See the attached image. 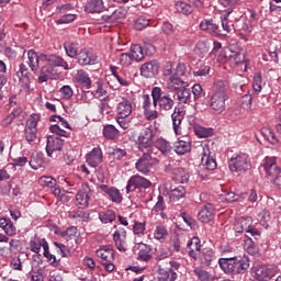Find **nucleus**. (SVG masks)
<instances>
[{"label": "nucleus", "mask_w": 281, "mask_h": 281, "mask_svg": "<svg viewBox=\"0 0 281 281\" xmlns=\"http://www.w3.org/2000/svg\"><path fill=\"white\" fill-rule=\"evenodd\" d=\"M218 265L227 276H238L247 273L249 270V258L248 257H229L221 258Z\"/></svg>", "instance_id": "f257e3e1"}, {"label": "nucleus", "mask_w": 281, "mask_h": 281, "mask_svg": "<svg viewBox=\"0 0 281 281\" xmlns=\"http://www.w3.org/2000/svg\"><path fill=\"white\" fill-rule=\"evenodd\" d=\"M154 108L159 106V111L168 113L175 108V99L169 93H162L161 88L155 87L151 90Z\"/></svg>", "instance_id": "f03ea898"}, {"label": "nucleus", "mask_w": 281, "mask_h": 281, "mask_svg": "<svg viewBox=\"0 0 281 281\" xmlns=\"http://www.w3.org/2000/svg\"><path fill=\"white\" fill-rule=\"evenodd\" d=\"M142 157L136 161L135 168L142 175H148L150 168L159 165V159L157 158V149H149L147 151H142Z\"/></svg>", "instance_id": "7ed1b4c3"}, {"label": "nucleus", "mask_w": 281, "mask_h": 281, "mask_svg": "<svg viewBox=\"0 0 281 281\" xmlns=\"http://www.w3.org/2000/svg\"><path fill=\"white\" fill-rule=\"evenodd\" d=\"M166 87L168 91H175L180 104H188L192 97L190 89H188V82L184 80L173 79L171 82H167Z\"/></svg>", "instance_id": "20e7f679"}, {"label": "nucleus", "mask_w": 281, "mask_h": 281, "mask_svg": "<svg viewBox=\"0 0 281 281\" xmlns=\"http://www.w3.org/2000/svg\"><path fill=\"white\" fill-rule=\"evenodd\" d=\"M136 144L140 153H148V150H155V133L153 132V128H143L137 137Z\"/></svg>", "instance_id": "39448f33"}, {"label": "nucleus", "mask_w": 281, "mask_h": 281, "mask_svg": "<svg viewBox=\"0 0 281 281\" xmlns=\"http://www.w3.org/2000/svg\"><path fill=\"white\" fill-rule=\"evenodd\" d=\"M95 189L92 184L83 183L76 194L77 206L79 210H87L89 207V201L93 196Z\"/></svg>", "instance_id": "423d86ee"}, {"label": "nucleus", "mask_w": 281, "mask_h": 281, "mask_svg": "<svg viewBox=\"0 0 281 281\" xmlns=\"http://www.w3.org/2000/svg\"><path fill=\"white\" fill-rule=\"evenodd\" d=\"M228 167L231 172H247V170H251V161L247 155L243 154L232 157L228 160Z\"/></svg>", "instance_id": "0eeeda50"}, {"label": "nucleus", "mask_w": 281, "mask_h": 281, "mask_svg": "<svg viewBox=\"0 0 281 281\" xmlns=\"http://www.w3.org/2000/svg\"><path fill=\"white\" fill-rule=\"evenodd\" d=\"M97 257L101 258V265L104 267L105 271L110 272L115 269V265H113L114 260V251L112 248L103 246L99 248L97 251Z\"/></svg>", "instance_id": "6e6552de"}, {"label": "nucleus", "mask_w": 281, "mask_h": 281, "mask_svg": "<svg viewBox=\"0 0 281 281\" xmlns=\"http://www.w3.org/2000/svg\"><path fill=\"white\" fill-rule=\"evenodd\" d=\"M150 186H153V182H150V180L139 176V175H135L132 176L130 178V180L127 181V186H126V192L127 194L130 192H135L137 189L138 190H148V188H150Z\"/></svg>", "instance_id": "1a4fd4ad"}, {"label": "nucleus", "mask_w": 281, "mask_h": 281, "mask_svg": "<svg viewBox=\"0 0 281 281\" xmlns=\"http://www.w3.org/2000/svg\"><path fill=\"white\" fill-rule=\"evenodd\" d=\"M40 120H41V116H38V114H31L24 130L26 142H36L37 139L36 133L38 131L36 126H38Z\"/></svg>", "instance_id": "9d476101"}, {"label": "nucleus", "mask_w": 281, "mask_h": 281, "mask_svg": "<svg viewBox=\"0 0 281 281\" xmlns=\"http://www.w3.org/2000/svg\"><path fill=\"white\" fill-rule=\"evenodd\" d=\"M64 142L63 138L56 136H49L47 138L46 153L48 157L56 159L63 150Z\"/></svg>", "instance_id": "9b49d317"}, {"label": "nucleus", "mask_w": 281, "mask_h": 281, "mask_svg": "<svg viewBox=\"0 0 281 281\" xmlns=\"http://www.w3.org/2000/svg\"><path fill=\"white\" fill-rule=\"evenodd\" d=\"M228 98L221 95V94H212L211 95V102H210V109L215 113L216 115H221L223 111H225V102H227Z\"/></svg>", "instance_id": "f8f14e48"}, {"label": "nucleus", "mask_w": 281, "mask_h": 281, "mask_svg": "<svg viewBox=\"0 0 281 281\" xmlns=\"http://www.w3.org/2000/svg\"><path fill=\"white\" fill-rule=\"evenodd\" d=\"M77 63L78 65H81V67H86L87 65H95L98 63V56L83 48L77 55Z\"/></svg>", "instance_id": "ddd939ff"}, {"label": "nucleus", "mask_w": 281, "mask_h": 281, "mask_svg": "<svg viewBox=\"0 0 281 281\" xmlns=\"http://www.w3.org/2000/svg\"><path fill=\"white\" fill-rule=\"evenodd\" d=\"M201 161L202 166H204L206 170H216V158H214V153L210 149V145H205L203 147Z\"/></svg>", "instance_id": "4468645a"}, {"label": "nucleus", "mask_w": 281, "mask_h": 281, "mask_svg": "<svg viewBox=\"0 0 281 281\" xmlns=\"http://www.w3.org/2000/svg\"><path fill=\"white\" fill-rule=\"evenodd\" d=\"M159 74V63L156 60L147 61L140 66V76L144 78H155Z\"/></svg>", "instance_id": "2eb2a0df"}, {"label": "nucleus", "mask_w": 281, "mask_h": 281, "mask_svg": "<svg viewBox=\"0 0 281 281\" xmlns=\"http://www.w3.org/2000/svg\"><path fill=\"white\" fill-rule=\"evenodd\" d=\"M58 78V75L56 74V70L54 69V66L45 65L40 69V76L37 78V81L40 85H43V82H47V80H56Z\"/></svg>", "instance_id": "dca6fc26"}, {"label": "nucleus", "mask_w": 281, "mask_h": 281, "mask_svg": "<svg viewBox=\"0 0 281 281\" xmlns=\"http://www.w3.org/2000/svg\"><path fill=\"white\" fill-rule=\"evenodd\" d=\"M186 117V112L181 108H175L173 113L171 114L172 126L176 135H181V123Z\"/></svg>", "instance_id": "f3484780"}, {"label": "nucleus", "mask_w": 281, "mask_h": 281, "mask_svg": "<svg viewBox=\"0 0 281 281\" xmlns=\"http://www.w3.org/2000/svg\"><path fill=\"white\" fill-rule=\"evenodd\" d=\"M30 68H27L25 64H21L18 70V77L20 78V82L26 93L30 91Z\"/></svg>", "instance_id": "a211bd4d"}, {"label": "nucleus", "mask_w": 281, "mask_h": 281, "mask_svg": "<svg viewBox=\"0 0 281 281\" xmlns=\"http://www.w3.org/2000/svg\"><path fill=\"white\" fill-rule=\"evenodd\" d=\"M86 161L91 168H98L102 164V149L94 147L89 154H87Z\"/></svg>", "instance_id": "6ab92c4d"}, {"label": "nucleus", "mask_w": 281, "mask_h": 281, "mask_svg": "<svg viewBox=\"0 0 281 281\" xmlns=\"http://www.w3.org/2000/svg\"><path fill=\"white\" fill-rule=\"evenodd\" d=\"M137 249H138L137 260H140L142 262H148V260L153 258V254H155V251L153 250V247L144 243H139Z\"/></svg>", "instance_id": "aec40b11"}, {"label": "nucleus", "mask_w": 281, "mask_h": 281, "mask_svg": "<svg viewBox=\"0 0 281 281\" xmlns=\"http://www.w3.org/2000/svg\"><path fill=\"white\" fill-rule=\"evenodd\" d=\"M263 168L266 170L267 177H270L271 180L280 176L281 169L278 167V164H276L273 158L266 159Z\"/></svg>", "instance_id": "412c9836"}, {"label": "nucleus", "mask_w": 281, "mask_h": 281, "mask_svg": "<svg viewBox=\"0 0 281 281\" xmlns=\"http://www.w3.org/2000/svg\"><path fill=\"white\" fill-rule=\"evenodd\" d=\"M200 30L202 32H209L212 36H221V29L218 24L214 23V20H203L200 23Z\"/></svg>", "instance_id": "4be33fe9"}, {"label": "nucleus", "mask_w": 281, "mask_h": 281, "mask_svg": "<svg viewBox=\"0 0 281 281\" xmlns=\"http://www.w3.org/2000/svg\"><path fill=\"white\" fill-rule=\"evenodd\" d=\"M214 205L207 203L204 207L199 212L198 218L201 223H210V221H214Z\"/></svg>", "instance_id": "5701e85b"}, {"label": "nucleus", "mask_w": 281, "mask_h": 281, "mask_svg": "<svg viewBox=\"0 0 281 281\" xmlns=\"http://www.w3.org/2000/svg\"><path fill=\"white\" fill-rule=\"evenodd\" d=\"M227 91H229V81L217 79L213 85V94L223 95L224 98H229L227 95Z\"/></svg>", "instance_id": "b1692460"}, {"label": "nucleus", "mask_w": 281, "mask_h": 281, "mask_svg": "<svg viewBox=\"0 0 281 281\" xmlns=\"http://www.w3.org/2000/svg\"><path fill=\"white\" fill-rule=\"evenodd\" d=\"M133 113V103L128 99H123L116 106L119 117H128Z\"/></svg>", "instance_id": "393cba45"}, {"label": "nucleus", "mask_w": 281, "mask_h": 281, "mask_svg": "<svg viewBox=\"0 0 281 281\" xmlns=\"http://www.w3.org/2000/svg\"><path fill=\"white\" fill-rule=\"evenodd\" d=\"M273 278V272L267 267L257 266L255 268V280L256 281H269Z\"/></svg>", "instance_id": "a878e982"}, {"label": "nucleus", "mask_w": 281, "mask_h": 281, "mask_svg": "<svg viewBox=\"0 0 281 281\" xmlns=\"http://www.w3.org/2000/svg\"><path fill=\"white\" fill-rule=\"evenodd\" d=\"M104 10V1L103 0H90L86 5H85V11L88 12L89 14H95L100 13Z\"/></svg>", "instance_id": "bb28decb"}, {"label": "nucleus", "mask_w": 281, "mask_h": 281, "mask_svg": "<svg viewBox=\"0 0 281 281\" xmlns=\"http://www.w3.org/2000/svg\"><path fill=\"white\" fill-rule=\"evenodd\" d=\"M216 260V256L214 255V250L210 248H204L202 255L200 257V262L202 267H210L212 262Z\"/></svg>", "instance_id": "cd10ccee"}, {"label": "nucleus", "mask_w": 281, "mask_h": 281, "mask_svg": "<svg viewBox=\"0 0 281 281\" xmlns=\"http://www.w3.org/2000/svg\"><path fill=\"white\" fill-rule=\"evenodd\" d=\"M27 58H29V67L31 71H38V68L41 67V61L38 57V53L34 49H30L27 52Z\"/></svg>", "instance_id": "c85d7f7f"}, {"label": "nucleus", "mask_w": 281, "mask_h": 281, "mask_svg": "<svg viewBox=\"0 0 281 281\" xmlns=\"http://www.w3.org/2000/svg\"><path fill=\"white\" fill-rule=\"evenodd\" d=\"M48 65L50 67H61L66 71L69 70V64L58 55H49Z\"/></svg>", "instance_id": "c756f323"}, {"label": "nucleus", "mask_w": 281, "mask_h": 281, "mask_svg": "<svg viewBox=\"0 0 281 281\" xmlns=\"http://www.w3.org/2000/svg\"><path fill=\"white\" fill-rule=\"evenodd\" d=\"M45 245H49L45 238L34 237L30 241L31 251H33V254H40L41 247L45 250Z\"/></svg>", "instance_id": "7c9ffc66"}, {"label": "nucleus", "mask_w": 281, "mask_h": 281, "mask_svg": "<svg viewBox=\"0 0 281 281\" xmlns=\"http://www.w3.org/2000/svg\"><path fill=\"white\" fill-rule=\"evenodd\" d=\"M154 147L157 150V155L159 154V151L162 153V155H168V153L172 150V146L168 143V140L164 138H158L156 142V146L154 145Z\"/></svg>", "instance_id": "2f4dec72"}, {"label": "nucleus", "mask_w": 281, "mask_h": 281, "mask_svg": "<svg viewBox=\"0 0 281 281\" xmlns=\"http://www.w3.org/2000/svg\"><path fill=\"white\" fill-rule=\"evenodd\" d=\"M78 47L79 44L71 41L64 43V49L69 58H76L78 56Z\"/></svg>", "instance_id": "473e14b6"}, {"label": "nucleus", "mask_w": 281, "mask_h": 281, "mask_svg": "<svg viewBox=\"0 0 281 281\" xmlns=\"http://www.w3.org/2000/svg\"><path fill=\"white\" fill-rule=\"evenodd\" d=\"M191 148L190 142L177 140L175 143V153H177V155H186V153H190Z\"/></svg>", "instance_id": "72a5a7b5"}, {"label": "nucleus", "mask_w": 281, "mask_h": 281, "mask_svg": "<svg viewBox=\"0 0 281 281\" xmlns=\"http://www.w3.org/2000/svg\"><path fill=\"white\" fill-rule=\"evenodd\" d=\"M76 80L80 86L86 87L87 89L91 87V78H89V74H87L85 70L77 71Z\"/></svg>", "instance_id": "f704fd0d"}, {"label": "nucleus", "mask_w": 281, "mask_h": 281, "mask_svg": "<svg viewBox=\"0 0 281 281\" xmlns=\"http://www.w3.org/2000/svg\"><path fill=\"white\" fill-rule=\"evenodd\" d=\"M245 57L246 53L244 50L232 52L229 55V61L233 63V65H243V63H247Z\"/></svg>", "instance_id": "c9c22d12"}, {"label": "nucleus", "mask_w": 281, "mask_h": 281, "mask_svg": "<svg viewBox=\"0 0 281 281\" xmlns=\"http://www.w3.org/2000/svg\"><path fill=\"white\" fill-rule=\"evenodd\" d=\"M169 196L172 201H179V199H183L186 196V188L183 186H179L177 188H170Z\"/></svg>", "instance_id": "e433bc0d"}, {"label": "nucleus", "mask_w": 281, "mask_h": 281, "mask_svg": "<svg viewBox=\"0 0 281 281\" xmlns=\"http://www.w3.org/2000/svg\"><path fill=\"white\" fill-rule=\"evenodd\" d=\"M194 276H196L200 281H214V276L212 273L203 270L201 267H198L193 270Z\"/></svg>", "instance_id": "4c0bfd02"}, {"label": "nucleus", "mask_w": 281, "mask_h": 281, "mask_svg": "<svg viewBox=\"0 0 281 281\" xmlns=\"http://www.w3.org/2000/svg\"><path fill=\"white\" fill-rule=\"evenodd\" d=\"M232 12H234L233 9H228L226 11V13L224 14V18L222 19V27L224 32H227L228 34L231 32H234V24L232 22H229V19H227L229 16V14H232Z\"/></svg>", "instance_id": "58836bf2"}, {"label": "nucleus", "mask_w": 281, "mask_h": 281, "mask_svg": "<svg viewBox=\"0 0 281 281\" xmlns=\"http://www.w3.org/2000/svg\"><path fill=\"white\" fill-rule=\"evenodd\" d=\"M43 164H45V161L43 160V156L41 154L32 155L29 161V165L33 170H38V168H43Z\"/></svg>", "instance_id": "ea45409f"}, {"label": "nucleus", "mask_w": 281, "mask_h": 281, "mask_svg": "<svg viewBox=\"0 0 281 281\" xmlns=\"http://www.w3.org/2000/svg\"><path fill=\"white\" fill-rule=\"evenodd\" d=\"M186 71H188L186 64H178L176 69H173V77L167 82H172V80H183L181 77L186 76Z\"/></svg>", "instance_id": "a19ab883"}, {"label": "nucleus", "mask_w": 281, "mask_h": 281, "mask_svg": "<svg viewBox=\"0 0 281 281\" xmlns=\"http://www.w3.org/2000/svg\"><path fill=\"white\" fill-rule=\"evenodd\" d=\"M261 135L270 144H278V136H276V133L272 132L271 128L269 127L261 128Z\"/></svg>", "instance_id": "79ce46f5"}, {"label": "nucleus", "mask_w": 281, "mask_h": 281, "mask_svg": "<svg viewBox=\"0 0 281 281\" xmlns=\"http://www.w3.org/2000/svg\"><path fill=\"white\" fill-rule=\"evenodd\" d=\"M251 227V217H241L239 223L236 226V229L238 234H241L243 232H247Z\"/></svg>", "instance_id": "37998d69"}, {"label": "nucleus", "mask_w": 281, "mask_h": 281, "mask_svg": "<svg viewBox=\"0 0 281 281\" xmlns=\"http://www.w3.org/2000/svg\"><path fill=\"white\" fill-rule=\"evenodd\" d=\"M103 135L106 139H115L120 135V132L113 125H105L103 127Z\"/></svg>", "instance_id": "c03bdc74"}, {"label": "nucleus", "mask_w": 281, "mask_h": 281, "mask_svg": "<svg viewBox=\"0 0 281 281\" xmlns=\"http://www.w3.org/2000/svg\"><path fill=\"white\" fill-rule=\"evenodd\" d=\"M176 10L181 14H186V15L192 14V4L183 1H178L176 2Z\"/></svg>", "instance_id": "a18cd8bd"}, {"label": "nucleus", "mask_w": 281, "mask_h": 281, "mask_svg": "<svg viewBox=\"0 0 281 281\" xmlns=\"http://www.w3.org/2000/svg\"><path fill=\"white\" fill-rule=\"evenodd\" d=\"M132 58L134 60H137L139 63V60H144V48H142V45L139 44H135L132 46Z\"/></svg>", "instance_id": "49530a36"}, {"label": "nucleus", "mask_w": 281, "mask_h": 281, "mask_svg": "<svg viewBox=\"0 0 281 281\" xmlns=\"http://www.w3.org/2000/svg\"><path fill=\"white\" fill-rule=\"evenodd\" d=\"M154 238H156V240H166V238H168V229H166V226H156Z\"/></svg>", "instance_id": "de8ad7c7"}, {"label": "nucleus", "mask_w": 281, "mask_h": 281, "mask_svg": "<svg viewBox=\"0 0 281 281\" xmlns=\"http://www.w3.org/2000/svg\"><path fill=\"white\" fill-rule=\"evenodd\" d=\"M115 211L113 210H108L99 215L100 221L103 223H113V221H115Z\"/></svg>", "instance_id": "09e8293b"}, {"label": "nucleus", "mask_w": 281, "mask_h": 281, "mask_svg": "<svg viewBox=\"0 0 281 281\" xmlns=\"http://www.w3.org/2000/svg\"><path fill=\"white\" fill-rule=\"evenodd\" d=\"M187 248L189 251H201V239L199 237L191 238L187 244Z\"/></svg>", "instance_id": "8fccbe9b"}, {"label": "nucleus", "mask_w": 281, "mask_h": 281, "mask_svg": "<svg viewBox=\"0 0 281 281\" xmlns=\"http://www.w3.org/2000/svg\"><path fill=\"white\" fill-rule=\"evenodd\" d=\"M108 196H110L113 203H122V193L116 188L111 187Z\"/></svg>", "instance_id": "3c124183"}, {"label": "nucleus", "mask_w": 281, "mask_h": 281, "mask_svg": "<svg viewBox=\"0 0 281 281\" xmlns=\"http://www.w3.org/2000/svg\"><path fill=\"white\" fill-rule=\"evenodd\" d=\"M38 183L42 186V188H54V186H56L54 178L48 176L41 177Z\"/></svg>", "instance_id": "603ef678"}, {"label": "nucleus", "mask_w": 281, "mask_h": 281, "mask_svg": "<svg viewBox=\"0 0 281 281\" xmlns=\"http://www.w3.org/2000/svg\"><path fill=\"white\" fill-rule=\"evenodd\" d=\"M113 240H114L115 247L119 249V251H126L124 241H122V235L117 231H115L113 234Z\"/></svg>", "instance_id": "864d4df0"}, {"label": "nucleus", "mask_w": 281, "mask_h": 281, "mask_svg": "<svg viewBox=\"0 0 281 281\" xmlns=\"http://www.w3.org/2000/svg\"><path fill=\"white\" fill-rule=\"evenodd\" d=\"M243 199H247V193L235 194L234 192L226 193L227 203H234L236 201H243Z\"/></svg>", "instance_id": "5fc2aeb1"}, {"label": "nucleus", "mask_w": 281, "mask_h": 281, "mask_svg": "<svg viewBox=\"0 0 281 281\" xmlns=\"http://www.w3.org/2000/svg\"><path fill=\"white\" fill-rule=\"evenodd\" d=\"M10 267L13 271H23V263L20 256L12 257Z\"/></svg>", "instance_id": "6e6d98bb"}, {"label": "nucleus", "mask_w": 281, "mask_h": 281, "mask_svg": "<svg viewBox=\"0 0 281 281\" xmlns=\"http://www.w3.org/2000/svg\"><path fill=\"white\" fill-rule=\"evenodd\" d=\"M133 55L128 53H122L120 55V63L123 67H128L133 63Z\"/></svg>", "instance_id": "4d7b16f0"}, {"label": "nucleus", "mask_w": 281, "mask_h": 281, "mask_svg": "<svg viewBox=\"0 0 281 281\" xmlns=\"http://www.w3.org/2000/svg\"><path fill=\"white\" fill-rule=\"evenodd\" d=\"M148 25H150V20H146L144 16H140L135 22V30L142 32V30H145Z\"/></svg>", "instance_id": "13d9d810"}, {"label": "nucleus", "mask_w": 281, "mask_h": 281, "mask_svg": "<svg viewBox=\"0 0 281 281\" xmlns=\"http://www.w3.org/2000/svg\"><path fill=\"white\" fill-rule=\"evenodd\" d=\"M144 115L146 117V120L153 121V120H157V117H159V112H157L153 108H147L146 110H144Z\"/></svg>", "instance_id": "bf43d9fd"}, {"label": "nucleus", "mask_w": 281, "mask_h": 281, "mask_svg": "<svg viewBox=\"0 0 281 281\" xmlns=\"http://www.w3.org/2000/svg\"><path fill=\"white\" fill-rule=\"evenodd\" d=\"M44 258L47 259V261L49 262V265H56V256L52 255L49 252V245L44 244Z\"/></svg>", "instance_id": "052dcab7"}, {"label": "nucleus", "mask_w": 281, "mask_h": 281, "mask_svg": "<svg viewBox=\"0 0 281 281\" xmlns=\"http://www.w3.org/2000/svg\"><path fill=\"white\" fill-rule=\"evenodd\" d=\"M195 135L202 138L212 137V130L205 127H195Z\"/></svg>", "instance_id": "680f3d73"}, {"label": "nucleus", "mask_w": 281, "mask_h": 281, "mask_svg": "<svg viewBox=\"0 0 281 281\" xmlns=\"http://www.w3.org/2000/svg\"><path fill=\"white\" fill-rule=\"evenodd\" d=\"M195 54H199V56H203V54H207V44L205 42H198L195 48Z\"/></svg>", "instance_id": "e2e57ef3"}, {"label": "nucleus", "mask_w": 281, "mask_h": 281, "mask_svg": "<svg viewBox=\"0 0 281 281\" xmlns=\"http://www.w3.org/2000/svg\"><path fill=\"white\" fill-rule=\"evenodd\" d=\"M76 21L75 14H66L56 21L57 25H63L65 23H74Z\"/></svg>", "instance_id": "0e129e2a"}, {"label": "nucleus", "mask_w": 281, "mask_h": 281, "mask_svg": "<svg viewBox=\"0 0 281 281\" xmlns=\"http://www.w3.org/2000/svg\"><path fill=\"white\" fill-rule=\"evenodd\" d=\"M4 233L7 234V236H16V226H14L11 220H9V222L7 223Z\"/></svg>", "instance_id": "69168bd1"}, {"label": "nucleus", "mask_w": 281, "mask_h": 281, "mask_svg": "<svg viewBox=\"0 0 281 281\" xmlns=\"http://www.w3.org/2000/svg\"><path fill=\"white\" fill-rule=\"evenodd\" d=\"M59 91L66 100H69L74 95V90L70 86H63Z\"/></svg>", "instance_id": "338daca9"}, {"label": "nucleus", "mask_w": 281, "mask_h": 281, "mask_svg": "<svg viewBox=\"0 0 281 281\" xmlns=\"http://www.w3.org/2000/svg\"><path fill=\"white\" fill-rule=\"evenodd\" d=\"M251 102H252L251 94H245L241 98V106H243V109H245L246 111H249V109H251Z\"/></svg>", "instance_id": "774afa93"}]
</instances>
